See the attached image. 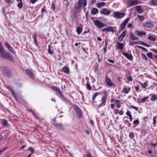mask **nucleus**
Here are the masks:
<instances>
[{"mask_svg":"<svg viewBox=\"0 0 157 157\" xmlns=\"http://www.w3.org/2000/svg\"><path fill=\"white\" fill-rule=\"evenodd\" d=\"M0 56L2 58L8 59L12 62H14L13 56L9 52H5V51L0 53Z\"/></svg>","mask_w":157,"mask_h":157,"instance_id":"obj_1","label":"nucleus"},{"mask_svg":"<svg viewBox=\"0 0 157 157\" xmlns=\"http://www.w3.org/2000/svg\"><path fill=\"white\" fill-rule=\"evenodd\" d=\"M33 40L36 46H38V44L37 42V40H36V34H34V35L33 36Z\"/></svg>","mask_w":157,"mask_h":157,"instance_id":"obj_23","label":"nucleus"},{"mask_svg":"<svg viewBox=\"0 0 157 157\" xmlns=\"http://www.w3.org/2000/svg\"><path fill=\"white\" fill-rule=\"evenodd\" d=\"M140 123V122L138 120L136 119L135 121H133V123L134 124H138Z\"/></svg>","mask_w":157,"mask_h":157,"instance_id":"obj_50","label":"nucleus"},{"mask_svg":"<svg viewBox=\"0 0 157 157\" xmlns=\"http://www.w3.org/2000/svg\"><path fill=\"white\" fill-rule=\"evenodd\" d=\"M8 49L12 53L14 54H16V52L14 50V49L11 46L8 48Z\"/></svg>","mask_w":157,"mask_h":157,"instance_id":"obj_34","label":"nucleus"},{"mask_svg":"<svg viewBox=\"0 0 157 157\" xmlns=\"http://www.w3.org/2000/svg\"><path fill=\"white\" fill-rule=\"evenodd\" d=\"M137 47L138 48H139L142 49V50L144 51L145 52H147L148 51L146 48H145L143 47H142L141 46H138Z\"/></svg>","mask_w":157,"mask_h":157,"instance_id":"obj_38","label":"nucleus"},{"mask_svg":"<svg viewBox=\"0 0 157 157\" xmlns=\"http://www.w3.org/2000/svg\"><path fill=\"white\" fill-rule=\"evenodd\" d=\"M144 26L145 28H150L153 27V24L151 22H147L144 25Z\"/></svg>","mask_w":157,"mask_h":157,"instance_id":"obj_11","label":"nucleus"},{"mask_svg":"<svg viewBox=\"0 0 157 157\" xmlns=\"http://www.w3.org/2000/svg\"><path fill=\"white\" fill-rule=\"evenodd\" d=\"M117 47L119 49L122 50L123 49V44L122 43L118 41L117 43Z\"/></svg>","mask_w":157,"mask_h":157,"instance_id":"obj_20","label":"nucleus"},{"mask_svg":"<svg viewBox=\"0 0 157 157\" xmlns=\"http://www.w3.org/2000/svg\"><path fill=\"white\" fill-rule=\"evenodd\" d=\"M10 90L11 91V93L12 95L17 100V98L16 94L15 93L13 90L12 88H10Z\"/></svg>","mask_w":157,"mask_h":157,"instance_id":"obj_25","label":"nucleus"},{"mask_svg":"<svg viewBox=\"0 0 157 157\" xmlns=\"http://www.w3.org/2000/svg\"><path fill=\"white\" fill-rule=\"evenodd\" d=\"M2 124L5 126H7L8 124V122L5 119H2Z\"/></svg>","mask_w":157,"mask_h":157,"instance_id":"obj_27","label":"nucleus"},{"mask_svg":"<svg viewBox=\"0 0 157 157\" xmlns=\"http://www.w3.org/2000/svg\"><path fill=\"white\" fill-rule=\"evenodd\" d=\"M113 15H112V16H113L115 18L118 19L124 17L125 15L124 13L119 12H113Z\"/></svg>","mask_w":157,"mask_h":157,"instance_id":"obj_2","label":"nucleus"},{"mask_svg":"<svg viewBox=\"0 0 157 157\" xmlns=\"http://www.w3.org/2000/svg\"><path fill=\"white\" fill-rule=\"evenodd\" d=\"M5 44L8 49L11 47L10 45L8 44V43L7 42H5Z\"/></svg>","mask_w":157,"mask_h":157,"instance_id":"obj_52","label":"nucleus"},{"mask_svg":"<svg viewBox=\"0 0 157 157\" xmlns=\"http://www.w3.org/2000/svg\"><path fill=\"white\" fill-rule=\"evenodd\" d=\"M98 7L99 8H101V7L104 6L105 5V3L104 2H100L98 3Z\"/></svg>","mask_w":157,"mask_h":157,"instance_id":"obj_28","label":"nucleus"},{"mask_svg":"<svg viewBox=\"0 0 157 157\" xmlns=\"http://www.w3.org/2000/svg\"><path fill=\"white\" fill-rule=\"evenodd\" d=\"M135 8L139 14H141L144 12L143 8L141 6H138L135 7Z\"/></svg>","mask_w":157,"mask_h":157,"instance_id":"obj_9","label":"nucleus"},{"mask_svg":"<svg viewBox=\"0 0 157 157\" xmlns=\"http://www.w3.org/2000/svg\"><path fill=\"white\" fill-rule=\"evenodd\" d=\"M52 8L53 10H55L56 8V6L54 3H53L52 4Z\"/></svg>","mask_w":157,"mask_h":157,"instance_id":"obj_51","label":"nucleus"},{"mask_svg":"<svg viewBox=\"0 0 157 157\" xmlns=\"http://www.w3.org/2000/svg\"><path fill=\"white\" fill-rule=\"evenodd\" d=\"M157 116H155V117H154L153 118V123L154 124H155V123H156V119H157Z\"/></svg>","mask_w":157,"mask_h":157,"instance_id":"obj_47","label":"nucleus"},{"mask_svg":"<svg viewBox=\"0 0 157 157\" xmlns=\"http://www.w3.org/2000/svg\"><path fill=\"white\" fill-rule=\"evenodd\" d=\"M86 157H93L90 153H88L87 155H86Z\"/></svg>","mask_w":157,"mask_h":157,"instance_id":"obj_64","label":"nucleus"},{"mask_svg":"<svg viewBox=\"0 0 157 157\" xmlns=\"http://www.w3.org/2000/svg\"><path fill=\"white\" fill-rule=\"evenodd\" d=\"M82 28L80 27H78L77 28V30H76L77 33L78 34H80L81 33H82Z\"/></svg>","mask_w":157,"mask_h":157,"instance_id":"obj_26","label":"nucleus"},{"mask_svg":"<svg viewBox=\"0 0 157 157\" xmlns=\"http://www.w3.org/2000/svg\"><path fill=\"white\" fill-rule=\"evenodd\" d=\"M37 1V0H31L30 1V2L32 3L33 4H34Z\"/></svg>","mask_w":157,"mask_h":157,"instance_id":"obj_58","label":"nucleus"},{"mask_svg":"<svg viewBox=\"0 0 157 157\" xmlns=\"http://www.w3.org/2000/svg\"><path fill=\"white\" fill-rule=\"evenodd\" d=\"M74 9L77 10H81V5L80 0L79 1L78 3H77L74 6Z\"/></svg>","mask_w":157,"mask_h":157,"instance_id":"obj_13","label":"nucleus"},{"mask_svg":"<svg viewBox=\"0 0 157 157\" xmlns=\"http://www.w3.org/2000/svg\"><path fill=\"white\" fill-rule=\"evenodd\" d=\"M140 1L139 0H132L128 1L127 2V4L131 6L133 5H136L140 3Z\"/></svg>","mask_w":157,"mask_h":157,"instance_id":"obj_3","label":"nucleus"},{"mask_svg":"<svg viewBox=\"0 0 157 157\" xmlns=\"http://www.w3.org/2000/svg\"><path fill=\"white\" fill-rule=\"evenodd\" d=\"M147 82V81L146 82H144L143 83H142V82H140L139 83L141 85V86L143 88H145L147 86H148Z\"/></svg>","mask_w":157,"mask_h":157,"instance_id":"obj_24","label":"nucleus"},{"mask_svg":"<svg viewBox=\"0 0 157 157\" xmlns=\"http://www.w3.org/2000/svg\"><path fill=\"white\" fill-rule=\"evenodd\" d=\"M137 16L141 21H142L144 20V16H140L139 15H138Z\"/></svg>","mask_w":157,"mask_h":157,"instance_id":"obj_49","label":"nucleus"},{"mask_svg":"<svg viewBox=\"0 0 157 157\" xmlns=\"http://www.w3.org/2000/svg\"><path fill=\"white\" fill-rule=\"evenodd\" d=\"M63 70L66 74H68L69 73V69L68 67H64L63 68Z\"/></svg>","mask_w":157,"mask_h":157,"instance_id":"obj_21","label":"nucleus"},{"mask_svg":"<svg viewBox=\"0 0 157 157\" xmlns=\"http://www.w3.org/2000/svg\"><path fill=\"white\" fill-rule=\"evenodd\" d=\"M126 114L128 116L131 115V114L130 111L128 110L126 112Z\"/></svg>","mask_w":157,"mask_h":157,"instance_id":"obj_55","label":"nucleus"},{"mask_svg":"<svg viewBox=\"0 0 157 157\" xmlns=\"http://www.w3.org/2000/svg\"><path fill=\"white\" fill-rule=\"evenodd\" d=\"M129 136L130 137L133 138L134 136V134L133 132H130Z\"/></svg>","mask_w":157,"mask_h":157,"instance_id":"obj_48","label":"nucleus"},{"mask_svg":"<svg viewBox=\"0 0 157 157\" xmlns=\"http://www.w3.org/2000/svg\"><path fill=\"white\" fill-rule=\"evenodd\" d=\"M54 125L58 129H62L63 128V126L61 123H55L54 124Z\"/></svg>","mask_w":157,"mask_h":157,"instance_id":"obj_18","label":"nucleus"},{"mask_svg":"<svg viewBox=\"0 0 157 157\" xmlns=\"http://www.w3.org/2000/svg\"><path fill=\"white\" fill-rule=\"evenodd\" d=\"M81 3L82 4V6H85L86 5V0H82Z\"/></svg>","mask_w":157,"mask_h":157,"instance_id":"obj_32","label":"nucleus"},{"mask_svg":"<svg viewBox=\"0 0 157 157\" xmlns=\"http://www.w3.org/2000/svg\"><path fill=\"white\" fill-rule=\"evenodd\" d=\"M86 86L87 89L89 90H91V88L90 86V83L89 82H88L86 84Z\"/></svg>","mask_w":157,"mask_h":157,"instance_id":"obj_39","label":"nucleus"},{"mask_svg":"<svg viewBox=\"0 0 157 157\" xmlns=\"http://www.w3.org/2000/svg\"><path fill=\"white\" fill-rule=\"evenodd\" d=\"M98 93H95V94H94L93 95L92 97V99L93 100H94L95 98L97 96L98 94Z\"/></svg>","mask_w":157,"mask_h":157,"instance_id":"obj_42","label":"nucleus"},{"mask_svg":"<svg viewBox=\"0 0 157 157\" xmlns=\"http://www.w3.org/2000/svg\"><path fill=\"white\" fill-rule=\"evenodd\" d=\"M130 107L131 108H133L136 110H137V108L136 107V106H132V105H131L130 106Z\"/></svg>","mask_w":157,"mask_h":157,"instance_id":"obj_63","label":"nucleus"},{"mask_svg":"<svg viewBox=\"0 0 157 157\" xmlns=\"http://www.w3.org/2000/svg\"><path fill=\"white\" fill-rule=\"evenodd\" d=\"M28 149L29 150L31 151H32L31 153H33L35 151V150H34L33 149V148L31 147H30Z\"/></svg>","mask_w":157,"mask_h":157,"instance_id":"obj_54","label":"nucleus"},{"mask_svg":"<svg viewBox=\"0 0 157 157\" xmlns=\"http://www.w3.org/2000/svg\"><path fill=\"white\" fill-rule=\"evenodd\" d=\"M74 109L77 115L79 117H81L82 115V113L79 108L77 106L75 105L74 106Z\"/></svg>","mask_w":157,"mask_h":157,"instance_id":"obj_8","label":"nucleus"},{"mask_svg":"<svg viewBox=\"0 0 157 157\" xmlns=\"http://www.w3.org/2000/svg\"><path fill=\"white\" fill-rule=\"evenodd\" d=\"M157 99V97L155 95H153L151 98V100L152 101H154Z\"/></svg>","mask_w":157,"mask_h":157,"instance_id":"obj_37","label":"nucleus"},{"mask_svg":"<svg viewBox=\"0 0 157 157\" xmlns=\"http://www.w3.org/2000/svg\"><path fill=\"white\" fill-rule=\"evenodd\" d=\"M94 23L96 25L100 28H102L105 26V25L102 22H101L98 20H95Z\"/></svg>","mask_w":157,"mask_h":157,"instance_id":"obj_5","label":"nucleus"},{"mask_svg":"<svg viewBox=\"0 0 157 157\" xmlns=\"http://www.w3.org/2000/svg\"><path fill=\"white\" fill-rule=\"evenodd\" d=\"M140 42L141 43L140 45H143V46H144L145 47H149L150 46H151V45H150L149 44H148L147 43H146L144 42H143L142 41V42Z\"/></svg>","mask_w":157,"mask_h":157,"instance_id":"obj_29","label":"nucleus"},{"mask_svg":"<svg viewBox=\"0 0 157 157\" xmlns=\"http://www.w3.org/2000/svg\"><path fill=\"white\" fill-rule=\"evenodd\" d=\"M147 56L150 59H153L152 53L151 52H149L146 54Z\"/></svg>","mask_w":157,"mask_h":157,"instance_id":"obj_35","label":"nucleus"},{"mask_svg":"<svg viewBox=\"0 0 157 157\" xmlns=\"http://www.w3.org/2000/svg\"><path fill=\"white\" fill-rule=\"evenodd\" d=\"M107 31L109 32L111 31L112 32H114L113 28L112 26H108L107 27Z\"/></svg>","mask_w":157,"mask_h":157,"instance_id":"obj_30","label":"nucleus"},{"mask_svg":"<svg viewBox=\"0 0 157 157\" xmlns=\"http://www.w3.org/2000/svg\"><path fill=\"white\" fill-rule=\"evenodd\" d=\"M122 54L128 59L130 60H131L133 59V56L132 54H129L125 52H123Z\"/></svg>","mask_w":157,"mask_h":157,"instance_id":"obj_14","label":"nucleus"},{"mask_svg":"<svg viewBox=\"0 0 157 157\" xmlns=\"http://www.w3.org/2000/svg\"><path fill=\"white\" fill-rule=\"evenodd\" d=\"M53 88L57 92L59 93L60 94L61 93L60 90L58 88L53 86Z\"/></svg>","mask_w":157,"mask_h":157,"instance_id":"obj_40","label":"nucleus"},{"mask_svg":"<svg viewBox=\"0 0 157 157\" xmlns=\"http://www.w3.org/2000/svg\"><path fill=\"white\" fill-rule=\"evenodd\" d=\"M6 3H11V0H4Z\"/></svg>","mask_w":157,"mask_h":157,"instance_id":"obj_62","label":"nucleus"},{"mask_svg":"<svg viewBox=\"0 0 157 157\" xmlns=\"http://www.w3.org/2000/svg\"><path fill=\"white\" fill-rule=\"evenodd\" d=\"M130 37L132 40H138L139 39V38L136 36L134 34L131 33L130 34Z\"/></svg>","mask_w":157,"mask_h":157,"instance_id":"obj_19","label":"nucleus"},{"mask_svg":"<svg viewBox=\"0 0 157 157\" xmlns=\"http://www.w3.org/2000/svg\"><path fill=\"white\" fill-rule=\"evenodd\" d=\"M17 6L19 9L23 7V5L22 2H20L17 5Z\"/></svg>","mask_w":157,"mask_h":157,"instance_id":"obj_43","label":"nucleus"},{"mask_svg":"<svg viewBox=\"0 0 157 157\" xmlns=\"http://www.w3.org/2000/svg\"><path fill=\"white\" fill-rule=\"evenodd\" d=\"M140 42H142V41H135V42H134V44H140Z\"/></svg>","mask_w":157,"mask_h":157,"instance_id":"obj_56","label":"nucleus"},{"mask_svg":"<svg viewBox=\"0 0 157 157\" xmlns=\"http://www.w3.org/2000/svg\"><path fill=\"white\" fill-rule=\"evenodd\" d=\"M149 98V97L148 96H146L144 97V98H142L141 99V102H145L146 100Z\"/></svg>","mask_w":157,"mask_h":157,"instance_id":"obj_36","label":"nucleus"},{"mask_svg":"<svg viewBox=\"0 0 157 157\" xmlns=\"http://www.w3.org/2000/svg\"><path fill=\"white\" fill-rule=\"evenodd\" d=\"M150 4L152 5H157V0H151Z\"/></svg>","mask_w":157,"mask_h":157,"instance_id":"obj_33","label":"nucleus"},{"mask_svg":"<svg viewBox=\"0 0 157 157\" xmlns=\"http://www.w3.org/2000/svg\"><path fill=\"white\" fill-rule=\"evenodd\" d=\"M128 81H132V78L131 76H129L127 77Z\"/></svg>","mask_w":157,"mask_h":157,"instance_id":"obj_53","label":"nucleus"},{"mask_svg":"<svg viewBox=\"0 0 157 157\" xmlns=\"http://www.w3.org/2000/svg\"><path fill=\"white\" fill-rule=\"evenodd\" d=\"M4 51V48L2 45L1 43L0 42V53Z\"/></svg>","mask_w":157,"mask_h":157,"instance_id":"obj_41","label":"nucleus"},{"mask_svg":"<svg viewBox=\"0 0 157 157\" xmlns=\"http://www.w3.org/2000/svg\"><path fill=\"white\" fill-rule=\"evenodd\" d=\"M123 38L121 37V36H119V37L118 40H119V41L121 42H122L123 40Z\"/></svg>","mask_w":157,"mask_h":157,"instance_id":"obj_57","label":"nucleus"},{"mask_svg":"<svg viewBox=\"0 0 157 157\" xmlns=\"http://www.w3.org/2000/svg\"><path fill=\"white\" fill-rule=\"evenodd\" d=\"M98 13V10L96 8H93L91 11V13L93 15H95Z\"/></svg>","mask_w":157,"mask_h":157,"instance_id":"obj_22","label":"nucleus"},{"mask_svg":"<svg viewBox=\"0 0 157 157\" xmlns=\"http://www.w3.org/2000/svg\"><path fill=\"white\" fill-rule=\"evenodd\" d=\"M125 30H124L122 33L120 35V36L123 38L125 36Z\"/></svg>","mask_w":157,"mask_h":157,"instance_id":"obj_44","label":"nucleus"},{"mask_svg":"<svg viewBox=\"0 0 157 157\" xmlns=\"http://www.w3.org/2000/svg\"><path fill=\"white\" fill-rule=\"evenodd\" d=\"M105 81L107 85L111 87L112 86H115V84L112 82L111 80L108 76H107L105 78Z\"/></svg>","mask_w":157,"mask_h":157,"instance_id":"obj_6","label":"nucleus"},{"mask_svg":"<svg viewBox=\"0 0 157 157\" xmlns=\"http://www.w3.org/2000/svg\"><path fill=\"white\" fill-rule=\"evenodd\" d=\"M135 33L138 36H142L146 34V33L143 31H139L138 30H135Z\"/></svg>","mask_w":157,"mask_h":157,"instance_id":"obj_10","label":"nucleus"},{"mask_svg":"<svg viewBox=\"0 0 157 157\" xmlns=\"http://www.w3.org/2000/svg\"><path fill=\"white\" fill-rule=\"evenodd\" d=\"M7 149V147H5L4 148L0 150V154L2 152L6 151Z\"/></svg>","mask_w":157,"mask_h":157,"instance_id":"obj_46","label":"nucleus"},{"mask_svg":"<svg viewBox=\"0 0 157 157\" xmlns=\"http://www.w3.org/2000/svg\"><path fill=\"white\" fill-rule=\"evenodd\" d=\"M123 91L124 92V93L126 94H128V89L126 87H124L123 89Z\"/></svg>","mask_w":157,"mask_h":157,"instance_id":"obj_45","label":"nucleus"},{"mask_svg":"<svg viewBox=\"0 0 157 157\" xmlns=\"http://www.w3.org/2000/svg\"><path fill=\"white\" fill-rule=\"evenodd\" d=\"M48 52L50 54H53V51L51 49V45H49L48 46Z\"/></svg>","mask_w":157,"mask_h":157,"instance_id":"obj_31","label":"nucleus"},{"mask_svg":"<svg viewBox=\"0 0 157 157\" xmlns=\"http://www.w3.org/2000/svg\"><path fill=\"white\" fill-rule=\"evenodd\" d=\"M141 132L142 133H145L146 132L144 128L141 129Z\"/></svg>","mask_w":157,"mask_h":157,"instance_id":"obj_60","label":"nucleus"},{"mask_svg":"<svg viewBox=\"0 0 157 157\" xmlns=\"http://www.w3.org/2000/svg\"><path fill=\"white\" fill-rule=\"evenodd\" d=\"M108 61L109 62L111 63H114V61L113 60H111V59H108Z\"/></svg>","mask_w":157,"mask_h":157,"instance_id":"obj_61","label":"nucleus"},{"mask_svg":"<svg viewBox=\"0 0 157 157\" xmlns=\"http://www.w3.org/2000/svg\"><path fill=\"white\" fill-rule=\"evenodd\" d=\"M151 50L157 54V49H152Z\"/></svg>","mask_w":157,"mask_h":157,"instance_id":"obj_59","label":"nucleus"},{"mask_svg":"<svg viewBox=\"0 0 157 157\" xmlns=\"http://www.w3.org/2000/svg\"><path fill=\"white\" fill-rule=\"evenodd\" d=\"M106 97L105 96H103L101 98V103L99 105V107L101 106L102 105H105L106 101Z\"/></svg>","mask_w":157,"mask_h":157,"instance_id":"obj_17","label":"nucleus"},{"mask_svg":"<svg viewBox=\"0 0 157 157\" xmlns=\"http://www.w3.org/2000/svg\"><path fill=\"white\" fill-rule=\"evenodd\" d=\"M129 20V18H127L124 20V22L120 25V29L121 31H122L124 29Z\"/></svg>","mask_w":157,"mask_h":157,"instance_id":"obj_4","label":"nucleus"},{"mask_svg":"<svg viewBox=\"0 0 157 157\" xmlns=\"http://www.w3.org/2000/svg\"><path fill=\"white\" fill-rule=\"evenodd\" d=\"M2 72L5 74H7L9 73V69L6 66H2L0 67Z\"/></svg>","mask_w":157,"mask_h":157,"instance_id":"obj_7","label":"nucleus"},{"mask_svg":"<svg viewBox=\"0 0 157 157\" xmlns=\"http://www.w3.org/2000/svg\"><path fill=\"white\" fill-rule=\"evenodd\" d=\"M147 36V39L151 41H154L156 40V38L154 37V36H152V35L150 33L148 34Z\"/></svg>","mask_w":157,"mask_h":157,"instance_id":"obj_15","label":"nucleus"},{"mask_svg":"<svg viewBox=\"0 0 157 157\" xmlns=\"http://www.w3.org/2000/svg\"><path fill=\"white\" fill-rule=\"evenodd\" d=\"M100 11L101 13L107 15H109L111 13V12L110 11H109L105 8H103L102 10H100Z\"/></svg>","mask_w":157,"mask_h":157,"instance_id":"obj_12","label":"nucleus"},{"mask_svg":"<svg viewBox=\"0 0 157 157\" xmlns=\"http://www.w3.org/2000/svg\"><path fill=\"white\" fill-rule=\"evenodd\" d=\"M26 73L27 75L32 78H34V74H33L32 71H31L29 69H27Z\"/></svg>","mask_w":157,"mask_h":157,"instance_id":"obj_16","label":"nucleus"}]
</instances>
